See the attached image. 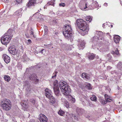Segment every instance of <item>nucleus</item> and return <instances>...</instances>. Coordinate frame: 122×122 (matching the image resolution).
Returning a JSON list of instances; mask_svg holds the SVG:
<instances>
[{
	"instance_id": "nucleus-26",
	"label": "nucleus",
	"mask_w": 122,
	"mask_h": 122,
	"mask_svg": "<svg viewBox=\"0 0 122 122\" xmlns=\"http://www.w3.org/2000/svg\"><path fill=\"white\" fill-rule=\"evenodd\" d=\"M92 19L91 17L90 16H89L87 17L86 20L87 21H88L90 22L91 21Z\"/></svg>"
},
{
	"instance_id": "nucleus-13",
	"label": "nucleus",
	"mask_w": 122,
	"mask_h": 122,
	"mask_svg": "<svg viewBox=\"0 0 122 122\" xmlns=\"http://www.w3.org/2000/svg\"><path fill=\"white\" fill-rule=\"evenodd\" d=\"M85 45V43L84 41H80L79 42V44L78 45L79 47V49H83L84 48V45Z\"/></svg>"
},
{
	"instance_id": "nucleus-48",
	"label": "nucleus",
	"mask_w": 122,
	"mask_h": 122,
	"mask_svg": "<svg viewBox=\"0 0 122 122\" xmlns=\"http://www.w3.org/2000/svg\"><path fill=\"white\" fill-rule=\"evenodd\" d=\"M94 3H95V4L94 5V6H97L98 3L96 1H95Z\"/></svg>"
},
{
	"instance_id": "nucleus-40",
	"label": "nucleus",
	"mask_w": 122,
	"mask_h": 122,
	"mask_svg": "<svg viewBox=\"0 0 122 122\" xmlns=\"http://www.w3.org/2000/svg\"><path fill=\"white\" fill-rule=\"evenodd\" d=\"M85 78L87 79H90V76H89V75L88 74H86L85 76Z\"/></svg>"
},
{
	"instance_id": "nucleus-19",
	"label": "nucleus",
	"mask_w": 122,
	"mask_h": 122,
	"mask_svg": "<svg viewBox=\"0 0 122 122\" xmlns=\"http://www.w3.org/2000/svg\"><path fill=\"white\" fill-rule=\"evenodd\" d=\"M76 111L77 113L79 114V113L82 114L84 112V111L83 109L77 108L76 109Z\"/></svg>"
},
{
	"instance_id": "nucleus-16",
	"label": "nucleus",
	"mask_w": 122,
	"mask_h": 122,
	"mask_svg": "<svg viewBox=\"0 0 122 122\" xmlns=\"http://www.w3.org/2000/svg\"><path fill=\"white\" fill-rule=\"evenodd\" d=\"M95 56L93 53H89L88 56V58L89 60H92L94 59Z\"/></svg>"
},
{
	"instance_id": "nucleus-14",
	"label": "nucleus",
	"mask_w": 122,
	"mask_h": 122,
	"mask_svg": "<svg viewBox=\"0 0 122 122\" xmlns=\"http://www.w3.org/2000/svg\"><path fill=\"white\" fill-rule=\"evenodd\" d=\"M120 37L117 35L115 36L114 37V42L116 43H119L120 40Z\"/></svg>"
},
{
	"instance_id": "nucleus-10",
	"label": "nucleus",
	"mask_w": 122,
	"mask_h": 122,
	"mask_svg": "<svg viewBox=\"0 0 122 122\" xmlns=\"http://www.w3.org/2000/svg\"><path fill=\"white\" fill-rule=\"evenodd\" d=\"M29 77L30 80L34 82L35 83H37L39 81V80L37 79V76L35 74H31Z\"/></svg>"
},
{
	"instance_id": "nucleus-49",
	"label": "nucleus",
	"mask_w": 122,
	"mask_h": 122,
	"mask_svg": "<svg viewBox=\"0 0 122 122\" xmlns=\"http://www.w3.org/2000/svg\"><path fill=\"white\" fill-rule=\"evenodd\" d=\"M72 102H74L75 101V99L74 98H72Z\"/></svg>"
},
{
	"instance_id": "nucleus-56",
	"label": "nucleus",
	"mask_w": 122,
	"mask_h": 122,
	"mask_svg": "<svg viewBox=\"0 0 122 122\" xmlns=\"http://www.w3.org/2000/svg\"><path fill=\"white\" fill-rule=\"evenodd\" d=\"M111 26L112 27V26H113V25H111Z\"/></svg>"
},
{
	"instance_id": "nucleus-11",
	"label": "nucleus",
	"mask_w": 122,
	"mask_h": 122,
	"mask_svg": "<svg viewBox=\"0 0 122 122\" xmlns=\"http://www.w3.org/2000/svg\"><path fill=\"white\" fill-rule=\"evenodd\" d=\"M3 58L4 59L5 62L6 63H8L10 62V58L8 56L6 55H4L3 56Z\"/></svg>"
},
{
	"instance_id": "nucleus-42",
	"label": "nucleus",
	"mask_w": 122,
	"mask_h": 122,
	"mask_svg": "<svg viewBox=\"0 0 122 122\" xmlns=\"http://www.w3.org/2000/svg\"><path fill=\"white\" fill-rule=\"evenodd\" d=\"M72 118H74L75 119H76V120L77 119V117L75 115V114H72Z\"/></svg>"
},
{
	"instance_id": "nucleus-23",
	"label": "nucleus",
	"mask_w": 122,
	"mask_h": 122,
	"mask_svg": "<svg viewBox=\"0 0 122 122\" xmlns=\"http://www.w3.org/2000/svg\"><path fill=\"white\" fill-rule=\"evenodd\" d=\"M30 35L32 37H33L34 38H36V36H35L33 34L34 33L33 32V30L32 29H31V30L30 31Z\"/></svg>"
},
{
	"instance_id": "nucleus-53",
	"label": "nucleus",
	"mask_w": 122,
	"mask_h": 122,
	"mask_svg": "<svg viewBox=\"0 0 122 122\" xmlns=\"http://www.w3.org/2000/svg\"><path fill=\"white\" fill-rule=\"evenodd\" d=\"M4 1L5 2H7L9 0H4Z\"/></svg>"
},
{
	"instance_id": "nucleus-38",
	"label": "nucleus",
	"mask_w": 122,
	"mask_h": 122,
	"mask_svg": "<svg viewBox=\"0 0 122 122\" xmlns=\"http://www.w3.org/2000/svg\"><path fill=\"white\" fill-rule=\"evenodd\" d=\"M59 5L60 6L63 7L65 6V4L64 3H61L59 4Z\"/></svg>"
},
{
	"instance_id": "nucleus-24",
	"label": "nucleus",
	"mask_w": 122,
	"mask_h": 122,
	"mask_svg": "<svg viewBox=\"0 0 122 122\" xmlns=\"http://www.w3.org/2000/svg\"><path fill=\"white\" fill-rule=\"evenodd\" d=\"M111 53L113 54H115L116 55H118L119 53L118 50L117 49L115 50V51H112Z\"/></svg>"
},
{
	"instance_id": "nucleus-52",
	"label": "nucleus",
	"mask_w": 122,
	"mask_h": 122,
	"mask_svg": "<svg viewBox=\"0 0 122 122\" xmlns=\"http://www.w3.org/2000/svg\"><path fill=\"white\" fill-rule=\"evenodd\" d=\"M3 49L1 47H0V51H2L3 50Z\"/></svg>"
},
{
	"instance_id": "nucleus-17",
	"label": "nucleus",
	"mask_w": 122,
	"mask_h": 122,
	"mask_svg": "<svg viewBox=\"0 0 122 122\" xmlns=\"http://www.w3.org/2000/svg\"><path fill=\"white\" fill-rule=\"evenodd\" d=\"M14 15L16 17H19L21 16V13L20 12H19L18 10L16 11Z\"/></svg>"
},
{
	"instance_id": "nucleus-18",
	"label": "nucleus",
	"mask_w": 122,
	"mask_h": 122,
	"mask_svg": "<svg viewBox=\"0 0 122 122\" xmlns=\"http://www.w3.org/2000/svg\"><path fill=\"white\" fill-rule=\"evenodd\" d=\"M97 34V35H98L99 36H97V38H98L99 39H101V40H102V39L101 38H100L101 37H102V35L103 34L102 32L101 31H97L96 32V34Z\"/></svg>"
},
{
	"instance_id": "nucleus-47",
	"label": "nucleus",
	"mask_w": 122,
	"mask_h": 122,
	"mask_svg": "<svg viewBox=\"0 0 122 122\" xmlns=\"http://www.w3.org/2000/svg\"><path fill=\"white\" fill-rule=\"evenodd\" d=\"M28 42L27 43L28 44H30L31 43V40L30 39H28Z\"/></svg>"
},
{
	"instance_id": "nucleus-30",
	"label": "nucleus",
	"mask_w": 122,
	"mask_h": 122,
	"mask_svg": "<svg viewBox=\"0 0 122 122\" xmlns=\"http://www.w3.org/2000/svg\"><path fill=\"white\" fill-rule=\"evenodd\" d=\"M22 106L24 107L25 109H26L28 108V106L25 103H23L21 104Z\"/></svg>"
},
{
	"instance_id": "nucleus-25",
	"label": "nucleus",
	"mask_w": 122,
	"mask_h": 122,
	"mask_svg": "<svg viewBox=\"0 0 122 122\" xmlns=\"http://www.w3.org/2000/svg\"><path fill=\"white\" fill-rule=\"evenodd\" d=\"M91 100L93 101H95L96 100L97 98L95 95H93L91 98Z\"/></svg>"
},
{
	"instance_id": "nucleus-51",
	"label": "nucleus",
	"mask_w": 122,
	"mask_h": 122,
	"mask_svg": "<svg viewBox=\"0 0 122 122\" xmlns=\"http://www.w3.org/2000/svg\"><path fill=\"white\" fill-rule=\"evenodd\" d=\"M104 6H107V3H104Z\"/></svg>"
},
{
	"instance_id": "nucleus-32",
	"label": "nucleus",
	"mask_w": 122,
	"mask_h": 122,
	"mask_svg": "<svg viewBox=\"0 0 122 122\" xmlns=\"http://www.w3.org/2000/svg\"><path fill=\"white\" fill-rule=\"evenodd\" d=\"M54 5V3L51 2H49L47 3V4H46V6H49L50 5Z\"/></svg>"
},
{
	"instance_id": "nucleus-27",
	"label": "nucleus",
	"mask_w": 122,
	"mask_h": 122,
	"mask_svg": "<svg viewBox=\"0 0 122 122\" xmlns=\"http://www.w3.org/2000/svg\"><path fill=\"white\" fill-rule=\"evenodd\" d=\"M100 102L102 104L104 105L107 103V102L106 101H105L103 99H101L100 100Z\"/></svg>"
},
{
	"instance_id": "nucleus-41",
	"label": "nucleus",
	"mask_w": 122,
	"mask_h": 122,
	"mask_svg": "<svg viewBox=\"0 0 122 122\" xmlns=\"http://www.w3.org/2000/svg\"><path fill=\"white\" fill-rule=\"evenodd\" d=\"M105 98V100H106L107 99H108V98H109L110 97V96H109L107 95L106 94H105L104 95Z\"/></svg>"
},
{
	"instance_id": "nucleus-22",
	"label": "nucleus",
	"mask_w": 122,
	"mask_h": 122,
	"mask_svg": "<svg viewBox=\"0 0 122 122\" xmlns=\"http://www.w3.org/2000/svg\"><path fill=\"white\" fill-rule=\"evenodd\" d=\"M25 87L26 88V89L28 91H30L31 89L30 87L29 84H27V85H25Z\"/></svg>"
},
{
	"instance_id": "nucleus-2",
	"label": "nucleus",
	"mask_w": 122,
	"mask_h": 122,
	"mask_svg": "<svg viewBox=\"0 0 122 122\" xmlns=\"http://www.w3.org/2000/svg\"><path fill=\"white\" fill-rule=\"evenodd\" d=\"M63 33L64 36L67 39H69L71 41L73 40L74 37L71 33L72 30L70 26L68 25H66L63 27Z\"/></svg>"
},
{
	"instance_id": "nucleus-39",
	"label": "nucleus",
	"mask_w": 122,
	"mask_h": 122,
	"mask_svg": "<svg viewBox=\"0 0 122 122\" xmlns=\"http://www.w3.org/2000/svg\"><path fill=\"white\" fill-rule=\"evenodd\" d=\"M106 101L107 102H112V100L110 98V97L108 98V99H107L106 100Z\"/></svg>"
},
{
	"instance_id": "nucleus-3",
	"label": "nucleus",
	"mask_w": 122,
	"mask_h": 122,
	"mask_svg": "<svg viewBox=\"0 0 122 122\" xmlns=\"http://www.w3.org/2000/svg\"><path fill=\"white\" fill-rule=\"evenodd\" d=\"M78 27L82 31H85V34L87 33L88 30V26L85 21L81 19H78L76 21Z\"/></svg>"
},
{
	"instance_id": "nucleus-50",
	"label": "nucleus",
	"mask_w": 122,
	"mask_h": 122,
	"mask_svg": "<svg viewBox=\"0 0 122 122\" xmlns=\"http://www.w3.org/2000/svg\"><path fill=\"white\" fill-rule=\"evenodd\" d=\"M87 4L86 3V4H85V5L86 6V7H85L84 8L85 9H86V8H87Z\"/></svg>"
},
{
	"instance_id": "nucleus-55",
	"label": "nucleus",
	"mask_w": 122,
	"mask_h": 122,
	"mask_svg": "<svg viewBox=\"0 0 122 122\" xmlns=\"http://www.w3.org/2000/svg\"><path fill=\"white\" fill-rule=\"evenodd\" d=\"M56 74L57 73V72L56 71H55V74H56Z\"/></svg>"
},
{
	"instance_id": "nucleus-46",
	"label": "nucleus",
	"mask_w": 122,
	"mask_h": 122,
	"mask_svg": "<svg viewBox=\"0 0 122 122\" xmlns=\"http://www.w3.org/2000/svg\"><path fill=\"white\" fill-rule=\"evenodd\" d=\"M86 73H82V77L83 78H84L86 76Z\"/></svg>"
},
{
	"instance_id": "nucleus-31",
	"label": "nucleus",
	"mask_w": 122,
	"mask_h": 122,
	"mask_svg": "<svg viewBox=\"0 0 122 122\" xmlns=\"http://www.w3.org/2000/svg\"><path fill=\"white\" fill-rule=\"evenodd\" d=\"M44 46H45V45H44ZM51 46L52 45L51 44L46 45H45V46H46V48H48V49H51Z\"/></svg>"
},
{
	"instance_id": "nucleus-57",
	"label": "nucleus",
	"mask_w": 122,
	"mask_h": 122,
	"mask_svg": "<svg viewBox=\"0 0 122 122\" xmlns=\"http://www.w3.org/2000/svg\"><path fill=\"white\" fill-rule=\"evenodd\" d=\"M53 47H52V48H53Z\"/></svg>"
},
{
	"instance_id": "nucleus-45",
	"label": "nucleus",
	"mask_w": 122,
	"mask_h": 122,
	"mask_svg": "<svg viewBox=\"0 0 122 122\" xmlns=\"http://www.w3.org/2000/svg\"><path fill=\"white\" fill-rule=\"evenodd\" d=\"M22 0H16V2L18 4H20L22 3Z\"/></svg>"
},
{
	"instance_id": "nucleus-21",
	"label": "nucleus",
	"mask_w": 122,
	"mask_h": 122,
	"mask_svg": "<svg viewBox=\"0 0 122 122\" xmlns=\"http://www.w3.org/2000/svg\"><path fill=\"white\" fill-rule=\"evenodd\" d=\"M65 112L61 110H59L58 112L59 114L61 116H63L65 115Z\"/></svg>"
},
{
	"instance_id": "nucleus-33",
	"label": "nucleus",
	"mask_w": 122,
	"mask_h": 122,
	"mask_svg": "<svg viewBox=\"0 0 122 122\" xmlns=\"http://www.w3.org/2000/svg\"><path fill=\"white\" fill-rule=\"evenodd\" d=\"M40 52L41 54H43L44 55H45V51L44 49H43Z\"/></svg>"
},
{
	"instance_id": "nucleus-37",
	"label": "nucleus",
	"mask_w": 122,
	"mask_h": 122,
	"mask_svg": "<svg viewBox=\"0 0 122 122\" xmlns=\"http://www.w3.org/2000/svg\"><path fill=\"white\" fill-rule=\"evenodd\" d=\"M56 21L55 20H53L51 23L52 25H54L56 24Z\"/></svg>"
},
{
	"instance_id": "nucleus-34",
	"label": "nucleus",
	"mask_w": 122,
	"mask_h": 122,
	"mask_svg": "<svg viewBox=\"0 0 122 122\" xmlns=\"http://www.w3.org/2000/svg\"><path fill=\"white\" fill-rule=\"evenodd\" d=\"M86 87L89 89H92L91 87L90 84V83H88V84L86 85Z\"/></svg>"
},
{
	"instance_id": "nucleus-43",
	"label": "nucleus",
	"mask_w": 122,
	"mask_h": 122,
	"mask_svg": "<svg viewBox=\"0 0 122 122\" xmlns=\"http://www.w3.org/2000/svg\"><path fill=\"white\" fill-rule=\"evenodd\" d=\"M44 28L45 29V32L46 33H47L48 31L47 27L46 26H44Z\"/></svg>"
},
{
	"instance_id": "nucleus-28",
	"label": "nucleus",
	"mask_w": 122,
	"mask_h": 122,
	"mask_svg": "<svg viewBox=\"0 0 122 122\" xmlns=\"http://www.w3.org/2000/svg\"><path fill=\"white\" fill-rule=\"evenodd\" d=\"M117 66L118 68H122V63L121 62H119L117 64Z\"/></svg>"
},
{
	"instance_id": "nucleus-7",
	"label": "nucleus",
	"mask_w": 122,
	"mask_h": 122,
	"mask_svg": "<svg viewBox=\"0 0 122 122\" xmlns=\"http://www.w3.org/2000/svg\"><path fill=\"white\" fill-rule=\"evenodd\" d=\"M11 39V36L8 35H6L5 34L1 37V43L3 44H6L8 43L10 41Z\"/></svg>"
},
{
	"instance_id": "nucleus-6",
	"label": "nucleus",
	"mask_w": 122,
	"mask_h": 122,
	"mask_svg": "<svg viewBox=\"0 0 122 122\" xmlns=\"http://www.w3.org/2000/svg\"><path fill=\"white\" fill-rule=\"evenodd\" d=\"M53 85V89L55 94L57 97L60 95V91L58 86V81L56 80L54 82Z\"/></svg>"
},
{
	"instance_id": "nucleus-8",
	"label": "nucleus",
	"mask_w": 122,
	"mask_h": 122,
	"mask_svg": "<svg viewBox=\"0 0 122 122\" xmlns=\"http://www.w3.org/2000/svg\"><path fill=\"white\" fill-rule=\"evenodd\" d=\"M8 50L10 53L13 55H15L17 54V51L15 46L14 45H12L10 47Z\"/></svg>"
},
{
	"instance_id": "nucleus-15",
	"label": "nucleus",
	"mask_w": 122,
	"mask_h": 122,
	"mask_svg": "<svg viewBox=\"0 0 122 122\" xmlns=\"http://www.w3.org/2000/svg\"><path fill=\"white\" fill-rule=\"evenodd\" d=\"M61 101L62 102V103L64 104V106H65L67 108H68L69 107V103L67 102L66 100H65L64 99H62Z\"/></svg>"
},
{
	"instance_id": "nucleus-54",
	"label": "nucleus",
	"mask_w": 122,
	"mask_h": 122,
	"mask_svg": "<svg viewBox=\"0 0 122 122\" xmlns=\"http://www.w3.org/2000/svg\"><path fill=\"white\" fill-rule=\"evenodd\" d=\"M105 26V25L104 24H103V25H102L103 27L104 28V27Z\"/></svg>"
},
{
	"instance_id": "nucleus-9",
	"label": "nucleus",
	"mask_w": 122,
	"mask_h": 122,
	"mask_svg": "<svg viewBox=\"0 0 122 122\" xmlns=\"http://www.w3.org/2000/svg\"><path fill=\"white\" fill-rule=\"evenodd\" d=\"M40 116L39 119L41 122H47L48 119L45 115L43 114H41Z\"/></svg>"
},
{
	"instance_id": "nucleus-29",
	"label": "nucleus",
	"mask_w": 122,
	"mask_h": 122,
	"mask_svg": "<svg viewBox=\"0 0 122 122\" xmlns=\"http://www.w3.org/2000/svg\"><path fill=\"white\" fill-rule=\"evenodd\" d=\"M30 102L32 103L33 105H34L35 104V101L34 99H32L30 100Z\"/></svg>"
},
{
	"instance_id": "nucleus-1",
	"label": "nucleus",
	"mask_w": 122,
	"mask_h": 122,
	"mask_svg": "<svg viewBox=\"0 0 122 122\" xmlns=\"http://www.w3.org/2000/svg\"><path fill=\"white\" fill-rule=\"evenodd\" d=\"M59 85L61 92L64 95L69 98L72 97L70 94L71 89L66 82L64 81H61L59 83Z\"/></svg>"
},
{
	"instance_id": "nucleus-20",
	"label": "nucleus",
	"mask_w": 122,
	"mask_h": 122,
	"mask_svg": "<svg viewBox=\"0 0 122 122\" xmlns=\"http://www.w3.org/2000/svg\"><path fill=\"white\" fill-rule=\"evenodd\" d=\"M4 78L5 81L9 82L10 80V77L7 75H5L4 77Z\"/></svg>"
},
{
	"instance_id": "nucleus-12",
	"label": "nucleus",
	"mask_w": 122,
	"mask_h": 122,
	"mask_svg": "<svg viewBox=\"0 0 122 122\" xmlns=\"http://www.w3.org/2000/svg\"><path fill=\"white\" fill-rule=\"evenodd\" d=\"M36 4L35 0H30L26 6L28 7H30L31 6H34Z\"/></svg>"
},
{
	"instance_id": "nucleus-35",
	"label": "nucleus",
	"mask_w": 122,
	"mask_h": 122,
	"mask_svg": "<svg viewBox=\"0 0 122 122\" xmlns=\"http://www.w3.org/2000/svg\"><path fill=\"white\" fill-rule=\"evenodd\" d=\"M103 88H105L106 89V90H107L108 91H110L111 90V89L108 86H107L106 87H103Z\"/></svg>"
},
{
	"instance_id": "nucleus-44",
	"label": "nucleus",
	"mask_w": 122,
	"mask_h": 122,
	"mask_svg": "<svg viewBox=\"0 0 122 122\" xmlns=\"http://www.w3.org/2000/svg\"><path fill=\"white\" fill-rule=\"evenodd\" d=\"M53 75L52 76V78L54 79H55L56 78V74L54 73L53 74Z\"/></svg>"
},
{
	"instance_id": "nucleus-36",
	"label": "nucleus",
	"mask_w": 122,
	"mask_h": 122,
	"mask_svg": "<svg viewBox=\"0 0 122 122\" xmlns=\"http://www.w3.org/2000/svg\"><path fill=\"white\" fill-rule=\"evenodd\" d=\"M13 31L12 29H9L7 32L8 33L10 34V35L12 33V32Z\"/></svg>"
},
{
	"instance_id": "nucleus-5",
	"label": "nucleus",
	"mask_w": 122,
	"mask_h": 122,
	"mask_svg": "<svg viewBox=\"0 0 122 122\" xmlns=\"http://www.w3.org/2000/svg\"><path fill=\"white\" fill-rule=\"evenodd\" d=\"M45 95L47 98L50 99V102L54 104L55 102V98L53 96L51 90L48 88H46L45 90Z\"/></svg>"
},
{
	"instance_id": "nucleus-4",
	"label": "nucleus",
	"mask_w": 122,
	"mask_h": 122,
	"mask_svg": "<svg viewBox=\"0 0 122 122\" xmlns=\"http://www.w3.org/2000/svg\"><path fill=\"white\" fill-rule=\"evenodd\" d=\"M1 107L4 110L6 111L10 110L11 107L10 101L8 99H3L1 102Z\"/></svg>"
}]
</instances>
